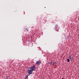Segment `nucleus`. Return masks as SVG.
<instances>
[{"label": "nucleus", "mask_w": 79, "mask_h": 79, "mask_svg": "<svg viewBox=\"0 0 79 79\" xmlns=\"http://www.w3.org/2000/svg\"><path fill=\"white\" fill-rule=\"evenodd\" d=\"M35 65H34L31 67L28 68V76H30V74H32V71L34 70L36 68Z\"/></svg>", "instance_id": "nucleus-1"}, {"label": "nucleus", "mask_w": 79, "mask_h": 79, "mask_svg": "<svg viewBox=\"0 0 79 79\" xmlns=\"http://www.w3.org/2000/svg\"><path fill=\"white\" fill-rule=\"evenodd\" d=\"M40 63H41V62H40V61H38L35 63V64L36 65H37V64H38V65H39Z\"/></svg>", "instance_id": "nucleus-2"}, {"label": "nucleus", "mask_w": 79, "mask_h": 79, "mask_svg": "<svg viewBox=\"0 0 79 79\" xmlns=\"http://www.w3.org/2000/svg\"><path fill=\"white\" fill-rule=\"evenodd\" d=\"M51 64L52 65H55V62L54 61H52L51 62Z\"/></svg>", "instance_id": "nucleus-3"}, {"label": "nucleus", "mask_w": 79, "mask_h": 79, "mask_svg": "<svg viewBox=\"0 0 79 79\" xmlns=\"http://www.w3.org/2000/svg\"><path fill=\"white\" fill-rule=\"evenodd\" d=\"M69 58H73V56H72V55H69Z\"/></svg>", "instance_id": "nucleus-4"}, {"label": "nucleus", "mask_w": 79, "mask_h": 79, "mask_svg": "<svg viewBox=\"0 0 79 79\" xmlns=\"http://www.w3.org/2000/svg\"><path fill=\"white\" fill-rule=\"evenodd\" d=\"M28 74H29V73L25 77V79H26V78H27V77H28V76H29V75H28Z\"/></svg>", "instance_id": "nucleus-5"}, {"label": "nucleus", "mask_w": 79, "mask_h": 79, "mask_svg": "<svg viewBox=\"0 0 79 79\" xmlns=\"http://www.w3.org/2000/svg\"><path fill=\"white\" fill-rule=\"evenodd\" d=\"M70 59L71 61H72L73 60V57L71 58H70Z\"/></svg>", "instance_id": "nucleus-6"}, {"label": "nucleus", "mask_w": 79, "mask_h": 79, "mask_svg": "<svg viewBox=\"0 0 79 79\" xmlns=\"http://www.w3.org/2000/svg\"><path fill=\"white\" fill-rule=\"evenodd\" d=\"M68 62H69V59H67Z\"/></svg>", "instance_id": "nucleus-7"}, {"label": "nucleus", "mask_w": 79, "mask_h": 79, "mask_svg": "<svg viewBox=\"0 0 79 79\" xmlns=\"http://www.w3.org/2000/svg\"><path fill=\"white\" fill-rule=\"evenodd\" d=\"M7 79H10V78L9 77H7Z\"/></svg>", "instance_id": "nucleus-8"}, {"label": "nucleus", "mask_w": 79, "mask_h": 79, "mask_svg": "<svg viewBox=\"0 0 79 79\" xmlns=\"http://www.w3.org/2000/svg\"><path fill=\"white\" fill-rule=\"evenodd\" d=\"M26 29V30L27 31H28V29Z\"/></svg>", "instance_id": "nucleus-9"}, {"label": "nucleus", "mask_w": 79, "mask_h": 79, "mask_svg": "<svg viewBox=\"0 0 79 79\" xmlns=\"http://www.w3.org/2000/svg\"><path fill=\"white\" fill-rule=\"evenodd\" d=\"M54 64H56V63H55V62L54 63Z\"/></svg>", "instance_id": "nucleus-10"}]
</instances>
